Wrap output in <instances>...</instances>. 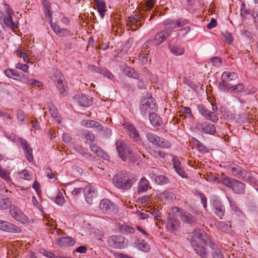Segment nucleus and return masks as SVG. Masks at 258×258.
Listing matches in <instances>:
<instances>
[{"label":"nucleus","mask_w":258,"mask_h":258,"mask_svg":"<svg viewBox=\"0 0 258 258\" xmlns=\"http://www.w3.org/2000/svg\"><path fill=\"white\" fill-rule=\"evenodd\" d=\"M228 169L233 175L237 176L238 178L251 179V181L253 179V178L251 177L250 172L246 171L237 165L231 166L228 168Z\"/></svg>","instance_id":"9d476101"},{"label":"nucleus","mask_w":258,"mask_h":258,"mask_svg":"<svg viewBox=\"0 0 258 258\" xmlns=\"http://www.w3.org/2000/svg\"><path fill=\"white\" fill-rule=\"evenodd\" d=\"M0 229L8 232L20 233L21 229L18 226L6 221L0 220Z\"/></svg>","instance_id":"dca6fc26"},{"label":"nucleus","mask_w":258,"mask_h":258,"mask_svg":"<svg viewBox=\"0 0 258 258\" xmlns=\"http://www.w3.org/2000/svg\"><path fill=\"white\" fill-rule=\"evenodd\" d=\"M171 162L175 169L181 167L180 162L179 161L178 159L176 156H174L172 158Z\"/></svg>","instance_id":"e2e57ef3"},{"label":"nucleus","mask_w":258,"mask_h":258,"mask_svg":"<svg viewBox=\"0 0 258 258\" xmlns=\"http://www.w3.org/2000/svg\"><path fill=\"white\" fill-rule=\"evenodd\" d=\"M101 74H102L104 77H107L108 79L113 80L114 79L113 75L108 70L105 68H102L101 70Z\"/></svg>","instance_id":"864d4df0"},{"label":"nucleus","mask_w":258,"mask_h":258,"mask_svg":"<svg viewBox=\"0 0 258 258\" xmlns=\"http://www.w3.org/2000/svg\"><path fill=\"white\" fill-rule=\"evenodd\" d=\"M196 144L199 151L206 152L207 149L205 146L199 141L196 140Z\"/></svg>","instance_id":"0e129e2a"},{"label":"nucleus","mask_w":258,"mask_h":258,"mask_svg":"<svg viewBox=\"0 0 258 258\" xmlns=\"http://www.w3.org/2000/svg\"><path fill=\"white\" fill-rule=\"evenodd\" d=\"M176 21V26L177 27L181 28L184 27L186 24H188L189 21L187 19H184V18H179Z\"/></svg>","instance_id":"6e6d98bb"},{"label":"nucleus","mask_w":258,"mask_h":258,"mask_svg":"<svg viewBox=\"0 0 258 258\" xmlns=\"http://www.w3.org/2000/svg\"><path fill=\"white\" fill-rule=\"evenodd\" d=\"M84 195L87 203L91 205L93 203V200L96 198L97 193L94 187L86 186L84 188Z\"/></svg>","instance_id":"f3484780"},{"label":"nucleus","mask_w":258,"mask_h":258,"mask_svg":"<svg viewBox=\"0 0 258 258\" xmlns=\"http://www.w3.org/2000/svg\"><path fill=\"white\" fill-rule=\"evenodd\" d=\"M235 180V179L234 178H232L225 175H223L221 178V182L226 187L231 188Z\"/></svg>","instance_id":"ea45409f"},{"label":"nucleus","mask_w":258,"mask_h":258,"mask_svg":"<svg viewBox=\"0 0 258 258\" xmlns=\"http://www.w3.org/2000/svg\"><path fill=\"white\" fill-rule=\"evenodd\" d=\"M81 124L87 128H94L101 131L103 129V126L97 121L92 120H83L81 121Z\"/></svg>","instance_id":"c756f323"},{"label":"nucleus","mask_w":258,"mask_h":258,"mask_svg":"<svg viewBox=\"0 0 258 258\" xmlns=\"http://www.w3.org/2000/svg\"><path fill=\"white\" fill-rule=\"evenodd\" d=\"M23 81L24 82H26L29 85H34L37 87H40L42 86L41 82L34 79H28L27 76L23 75Z\"/></svg>","instance_id":"a18cd8bd"},{"label":"nucleus","mask_w":258,"mask_h":258,"mask_svg":"<svg viewBox=\"0 0 258 258\" xmlns=\"http://www.w3.org/2000/svg\"><path fill=\"white\" fill-rule=\"evenodd\" d=\"M149 120L151 124L158 129L162 124V120L161 117L157 113L154 112L150 113Z\"/></svg>","instance_id":"c85d7f7f"},{"label":"nucleus","mask_w":258,"mask_h":258,"mask_svg":"<svg viewBox=\"0 0 258 258\" xmlns=\"http://www.w3.org/2000/svg\"><path fill=\"white\" fill-rule=\"evenodd\" d=\"M207 246H209L212 249V256L213 258H224V254L221 249L213 241L210 242Z\"/></svg>","instance_id":"cd10ccee"},{"label":"nucleus","mask_w":258,"mask_h":258,"mask_svg":"<svg viewBox=\"0 0 258 258\" xmlns=\"http://www.w3.org/2000/svg\"><path fill=\"white\" fill-rule=\"evenodd\" d=\"M70 147L76 152L82 155L84 157L89 160H92L93 157L88 153L81 146L75 143H71Z\"/></svg>","instance_id":"5701e85b"},{"label":"nucleus","mask_w":258,"mask_h":258,"mask_svg":"<svg viewBox=\"0 0 258 258\" xmlns=\"http://www.w3.org/2000/svg\"><path fill=\"white\" fill-rule=\"evenodd\" d=\"M54 202L59 206H62L64 203L65 200L61 192H57Z\"/></svg>","instance_id":"3c124183"},{"label":"nucleus","mask_w":258,"mask_h":258,"mask_svg":"<svg viewBox=\"0 0 258 258\" xmlns=\"http://www.w3.org/2000/svg\"><path fill=\"white\" fill-rule=\"evenodd\" d=\"M256 91V89L252 86L250 88H246L244 91V94L245 95H250V94H253L254 93H255Z\"/></svg>","instance_id":"338daca9"},{"label":"nucleus","mask_w":258,"mask_h":258,"mask_svg":"<svg viewBox=\"0 0 258 258\" xmlns=\"http://www.w3.org/2000/svg\"><path fill=\"white\" fill-rule=\"evenodd\" d=\"M125 74L129 77L136 79H139L140 75L133 69L131 67H127L124 70Z\"/></svg>","instance_id":"37998d69"},{"label":"nucleus","mask_w":258,"mask_h":258,"mask_svg":"<svg viewBox=\"0 0 258 258\" xmlns=\"http://www.w3.org/2000/svg\"><path fill=\"white\" fill-rule=\"evenodd\" d=\"M130 20L129 24L130 26L140 27L142 26V23L141 17L139 15H135L128 18Z\"/></svg>","instance_id":"c9c22d12"},{"label":"nucleus","mask_w":258,"mask_h":258,"mask_svg":"<svg viewBox=\"0 0 258 258\" xmlns=\"http://www.w3.org/2000/svg\"><path fill=\"white\" fill-rule=\"evenodd\" d=\"M91 150L95 153L98 156L101 157L105 160H108L109 156L105 153L99 147L95 144L90 145Z\"/></svg>","instance_id":"7c9ffc66"},{"label":"nucleus","mask_w":258,"mask_h":258,"mask_svg":"<svg viewBox=\"0 0 258 258\" xmlns=\"http://www.w3.org/2000/svg\"><path fill=\"white\" fill-rule=\"evenodd\" d=\"M152 155L156 158H163L165 157L166 153L160 150H155L152 152Z\"/></svg>","instance_id":"bf43d9fd"},{"label":"nucleus","mask_w":258,"mask_h":258,"mask_svg":"<svg viewBox=\"0 0 258 258\" xmlns=\"http://www.w3.org/2000/svg\"><path fill=\"white\" fill-rule=\"evenodd\" d=\"M149 186V182L145 177H142L139 182L137 191L139 194L146 192Z\"/></svg>","instance_id":"473e14b6"},{"label":"nucleus","mask_w":258,"mask_h":258,"mask_svg":"<svg viewBox=\"0 0 258 258\" xmlns=\"http://www.w3.org/2000/svg\"><path fill=\"white\" fill-rule=\"evenodd\" d=\"M211 61L212 64L216 67H219L221 66L222 60L220 57L214 56L211 58Z\"/></svg>","instance_id":"052dcab7"},{"label":"nucleus","mask_w":258,"mask_h":258,"mask_svg":"<svg viewBox=\"0 0 258 258\" xmlns=\"http://www.w3.org/2000/svg\"><path fill=\"white\" fill-rule=\"evenodd\" d=\"M146 211L149 212L151 214H152L153 216L155 218L157 219L161 217V213L159 211V210L154 207L151 208L150 210L148 211L146 210Z\"/></svg>","instance_id":"5fc2aeb1"},{"label":"nucleus","mask_w":258,"mask_h":258,"mask_svg":"<svg viewBox=\"0 0 258 258\" xmlns=\"http://www.w3.org/2000/svg\"><path fill=\"white\" fill-rule=\"evenodd\" d=\"M176 20H168L165 21L164 22V25L165 26V30H170V34L172 33V30L176 29L177 28L176 26Z\"/></svg>","instance_id":"a19ab883"},{"label":"nucleus","mask_w":258,"mask_h":258,"mask_svg":"<svg viewBox=\"0 0 258 258\" xmlns=\"http://www.w3.org/2000/svg\"><path fill=\"white\" fill-rule=\"evenodd\" d=\"M10 212L15 220L22 223H26L28 220L27 217L17 207L11 206Z\"/></svg>","instance_id":"f8f14e48"},{"label":"nucleus","mask_w":258,"mask_h":258,"mask_svg":"<svg viewBox=\"0 0 258 258\" xmlns=\"http://www.w3.org/2000/svg\"><path fill=\"white\" fill-rule=\"evenodd\" d=\"M19 142L24 150L27 159L29 162H32L33 160L32 149L27 141L23 138H19Z\"/></svg>","instance_id":"a211bd4d"},{"label":"nucleus","mask_w":258,"mask_h":258,"mask_svg":"<svg viewBox=\"0 0 258 258\" xmlns=\"http://www.w3.org/2000/svg\"><path fill=\"white\" fill-rule=\"evenodd\" d=\"M190 244L196 253L201 258H208L210 252L205 244L199 242L196 239H191Z\"/></svg>","instance_id":"6e6552de"},{"label":"nucleus","mask_w":258,"mask_h":258,"mask_svg":"<svg viewBox=\"0 0 258 258\" xmlns=\"http://www.w3.org/2000/svg\"><path fill=\"white\" fill-rule=\"evenodd\" d=\"M136 214L141 220H145L149 217V215L148 214L142 213L139 210H137L136 212Z\"/></svg>","instance_id":"69168bd1"},{"label":"nucleus","mask_w":258,"mask_h":258,"mask_svg":"<svg viewBox=\"0 0 258 258\" xmlns=\"http://www.w3.org/2000/svg\"><path fill=\"white\" fill-rule=\"evenodd\" d=\"M237 77V74L233 72H224L221 76V79L224 80L225 81L229 82L230 81L235 79Z\"/></svg>","instance_id":"79ce46f5"},{"label":"nucleus","mask_w":258,"mask_h":258,"mask_svg":"<svg viewBox=\"0 0 258 258\" xmlns=\"http://www.w3.org/2000/svg\"><path fill=\"white\" fill-rule=\"evenodd\" d=\"M170 35V30H162L155 35L153 39L147 41L146 46H148L149 45L158 46L162 44Z\"/></svg>","instance_id":"1a4fd4ad"},{"label":"nucleus","mask_w":258,"mask_h":258,"mask_svg":"<svg viewBox=\"0 0 258 258\" xmlns=\"http://www.w3.org/2000/svg\"><path fill=\"white\" fill-rule=\"evenodd\" d=\"M123 125L127 129V133L130 139H132L134 142L138 144H140L141 143V138L138 131L134 126V125L130 123H126L124 124Z\"/></svg>","instance_id":"4468645a"},{"label":"nucleus","mask_w":258,"mask_h":258,"mask_svg":"<svg viewBox=\"0 0 258 258\" xmlns=\"http://www.w3.org/2000/svg\"><path fill=\"white\" fill-rule=\"evenodd\" d=\"M3 6L6 13V15L2 10H0V23L3 28L4 29H6L8 28H10L12 30L17 29V26L12 20L13 11L6 3H3Z\"/></svg>","instance_id":"f257e3e1"},{"label":"nucleus","mask_w":258,"mask_h":258,"mask_svg":"<svg viewBox=\"0 0 258 258\" xmlns=\"http://www.w3.org/2000/svg\"><path fill=\"white\" fill-rule=\"evenodd\" d=\"M222 34L223 36V41L225 42L231 44L233 42V39L231 33H229L227 31H225L224 32H223L222 33Z\"/></svg>","instance_id":"49530a36"},{"label":"nucleus","mask_w":258,"mask_h":258,"mask_svg":"<svg viewBox=\"0 0 258 258\" xmlns=\"http://www.w3.org/2000/svg\"><path fill=\"white\" fill-rule=\"evenodd\" d=\"M154 181L158 184H165L168 183V178L164 175L157 176L154 178Z\"/></svg>","instance_id":"de8ad7c7"},{"label":"nucleus","mask_w":258,"mask_h":258,"mask_svg":"<svg viewBox=\"0 0 258 258\" xmlns=\"http://www.w3.org/2000/svg\"><path fill=\"white\" fill-rule=\"evenodd\" d=\"M101 74H102L104 77H107L108 79L113 80L114 79L113 75L108 70L105 68H102L101 70Z\"/></svg>","instance_id":"603ef678"},{"label":"nucleus","mask_w":258,"mask_h":258,"mask_svg":"<svg viewBox=\"0 0 258 258\" xmlns=\"http://www.w3.org/2000/svg\"><path fill=\"white\" fill-rule=\"evenodd\" d=\"M179 216L183 223L188 224L195 225L198 222L197 218L187 211H181Z\"/></svg>","instance_id":"6ab92c4d"},{"label":"nucleus","mask_w":258,"mask_h":258,"mask_svg":"<svg viewBox=\"0 0 258 258\" xmlns=\"http://www.w3.org/2000/svg\"><path fill=\"white\" fill-rule=\"evenodd\" d=\"M146 137L148 142L153 145L165 149H168L171 146L169 141L152 133H147Z\"/></svg>","instance_id":"423d86ee"},{"label":"nucleus","mask_w":258,"mask_h":258,"mask_svg":"<svg viewBox=\"0 0 258 258\" xmlns=\"http://www.w3.org/2000/svg\"><path fill=\"white\" fill-rule=\"evenodd\" d=\"M102 68H99L94 65H90L88 66V70L94 73H100Z\"/></svg>","instance_id":"774afa93"},{"label":"nucleus","mask_w":258,"mask_h":258,"mask_svg":"<svg viewBox=\"0 0 258 258\" xmlns=\"http://www.w3.org/2000/svg\"><path fill=\"white\" fill-rule=\"evenodd\" d=\"M56 243L60 246H71L76 243V240L72 237H63L57 239Z\"/></svg>","instance_id":"393cba45"},{"label":"nucleus","mask_w":258,"mask_h":258,"mask_svg":"<svg viewBox=\"0 0 258 258\" xmlns=\"http://www.w3.org/2000/svg\"><path fill=\"white\" fill-rule=\"evenodd\" d=\"M48 107L49 111L51 116L55 119V121H57L58 124L60 123L61 119L58 115L56 107L53 104H50Z\"/></svg>","instance_id":"4c0bfd02"},{"label":"nucleus","mask_w":258,"mask_h":258,"mask_svg":"<svg viewBox=\"0 0 258 258\" xmlns=\"http://www.w3.org/2000/svg\"><path fill=\"white\" fill-rule=\"evenodd\" d=\"M169 48L172 53L175 55H182L184 52V49L180 46H172L169 45Z\"/></svg>","instance_id":"58836bf2"},{"label":"nucleus","mask_w":258,"mask_h":258,"mask_svg":"<svg viewBox=\"0 0 258 258\" xmlns=\"http://www.w3.org/2000/svg\"><path fill=\"white\" fill-rule=\"evenodd\" d=\"M193 233L195 236L198 239H200L201 242H202V243L206 245V246L212 241L207 235L203 230L200 229H195Z\"/></svg>","instance_id":"412c9836"},{"label":"nucleus","mask_w":258,"mask_h":258,"mask_svg":"<svg viewBox=\"0 0 258 258\" xmlns=\"http://www.w3.org/2000/svg\"><path fill=\"white\" fill-rule=\"evenodd\" d=\"M115 144L118 154L123 161H125L128 158L132 162L136 161V159L132 149L123 141H117Z\"/></svg>","instance_id":"7ed1b4c3"},{"label":"nucleus","mask_w":258,"mask_h":258,"mask_svg":"<svg viewBox=\"0 0 258 258\" xmlns=\"http://www.w3.org/2000/svg\"><path fill=\"white\" fill-rule=\"evenodd\" d=\"M229 85L228 82L225 81L224 80H222V81L218 83L219 89L223 91H226L227 92Z\"/></svg>","instance_id":"4d7b16f0"},{"label":"nucleus","mask_w":258,"mask_h":258,"mask_svg":"<svg viewBox=\"0 0 258 258\" xmlns=\"http://www.w3.org/2000/svg\"><path fill=\"white\" fill-rule=\"evenodd\" d=\"M11 205V202L9 198H3L0 196V210L8 209Z\"/></svg>","instance_id":"c03bdc74"},{"label":"nucleus","mask_w":258,"mask_h":258,"mask_svg":"<svg viewBox=\"0 0 258 258\" xmlns=\"http://www.w3.org/2000/svg\"><path fill=\"white\" fill-rule=\"evenodd\" d=\"M198 109L200 114L206 119L210 120L214 122H217L218 121V117L215 112L208 110L203 105H198Z\"/></svg>","instance_id":"ddd939ff"},{"label":"nucleus","mask_w":258,"mask_h":258,"mask_svg":"<svg viewBox=\"0 0 258 258\" xmlns=\"http://www.w3.org/2000/svg\"><path fill=\"white\" fill-rule=\"evenodd\" d=\"M77 101L80 106L83 107H87L92 104L91 99L89 96L83 94L78 98Z\"/></svg>","instance_id":"f704fd0d"},{"label":"nucleus","mask_w":258,"mask_h":258,"mask_svg":"<svg viewBox=\"0 0 258 258\" xmlns=\"http://www.w3.org/2000/svg\"><path fill=\"white\" fill-rule=\"evenodd\" d=\"M213 212L218 217H222L224 215L225 207L218 200H215L213 203Z\"/></svg>","instance_id":"b1692460"},{"label":"nucleus","mask_w":258,"mask_h":258,"mask_svg":"<svg viewBox=\"0 0 258 258\" xmlns=\"http://www.w3.org/2000/svg\"><path fill=\"white\" fill-rule=\"evenodd\" d=\"M45 13V18L50 23L52 20L53 12L51 10L50 3L48 0H42Z\"/></svg>","instance_id":"4be33fe9"},{"label":"nucleus","mask_w":258,"mask_h":258,"mask_svg":"<svg viewBox=\"0 0 258 258\" xmlns=\"http://www.w3.org/2000/svg\"><path fill=\"white\" fill-rule=\"evenodd\" d=\"M4 73L8 78L14 80H18L21 76L23 77V75H24L23 74L21 75L18 71L11 69H7L5 70Z\"/></svg>","instance_id":"72a5a7b5"},{"label":"nucleus","mask_w":258,"mask_h":258,"mask_svg":"<svg viewBox=\"0 0 258 258\" xmlns=\"http://www.w3.org/2000/svg\"><path fill=\"white\" fill-rule=\"evenodd\" d=\"M20 177L26 180H31L32 176L30 175L27 170H24L22 172L19 173Z\"/></svg>","instance_id":"13d9d810"},{"label":"nucleus","mask_w":258,"mask_h":258,"mask_svg":"<svg viewBox=\"0 0 258 258\" xmlns=\"http://www.w3.org/2000/svg\"><path fill=\"white\" fill-rule=\"evenodd\" d=\"M50 26L55 34L59 37H67L71 35V32L67 28H61L55 22H50Z\"/></svg>","instance_id":"aec40b11"},{"label":"nucleus","mask_w":258,"mask_h":258,"mask_svg":"<svg viewBox=\"0 0 258 258\" xmlns=\"http://www.w3.org/2000/svg\"><path fill=\"white\" fill-rule=\"evenodd\" d=\"M245 185L237 179L234 181V183L232 186L233 191L236 194L243 195L245 193Z\"/></svg>","instance_id":"a878e982"},{"label":"nucleus","mask_w":258,"mask_h":258,"mask_svg":"<svg viewBox=\"0 0 258 258\" xmlns=\"http://www.w3.org/2000/svg\"><path fill=\"white\" fill-rule=\"evenodd\" d=\"M180 223V221L175 218L174 216L169 214L167 218L166 224V228L168 231L170 233L175 232L178 229Z\"/></svg>","instance_id":"2eb2a0df"},{"label":"nucleus","mask_w":258,"mask_h":258,"mask_svg":"<svg viewBox=\"0 0 258 258\" xmlns=\"http://www.w3.org/2000/svg\"><path fill=\"white\" fill-rule=\"evenodd\" d=\"M51 79L59 91V93L66 95L67 85L62 73L58 70H54L52 72Z\"/></svg>","instance_id":"39448f33"},{"label":"nucleus","mask_w":258,"mask_h":258,"mask_svg":"<svg viewBox=\"0 0 258 258\" xmlns=\"http://www.w3.org/2000/svg\"><path fill=\"white\" fill-rule=\"evenodd\" d=\"M199 126L205 134L214 135L216 132L215 125L209 122H204L199 124Z\"/></svg>","instance_id":"bb28decb"},{"label":"nucleus","mask_w":258,"mask_h":258,"mask_svg":"<svg viewBox=\"0 0 258 258\" xmlns=\"http://www.w3.org/2000/svg\"><path fill=\"white\" fill-rule=\"evenodd\" d=\"M0 176L5 180H6L8 183L12 182L11 178L10 176V173L4 170L1 168L0 167Z\"/></svg>","instance_id":"8fccbe9b"},{"label":"nucleus","mask_w":258,"mask_h":258,"mask_svg":"<svg viewBox=\"0 0 258 258\" xmlns=\"http://www.w3.org/2000/svg\"><path fill=\"white\" fill-rule=\"evenodd\" d=\"M135 177L126 178L125 174L122 172L117 173L113 177L112 181L114 185L119 189L126 190L130 189L136 182Z\"/></svg>","instance_id":"f03ea898"},{"label":"nucleus","mask_w":258,"mask_h":258,"mask_svg":"<svg viewBox=\"0 0 258 258\" xmlns=\"http://www.w3.org/2000/svg\"><path fill=\"white\" fill-rule=\"evenodd\" d=\"M156 108L155 100L151 95L147 94L141 100L140 110L143 115H145L148 113L150 114L151 111L155 110Z\"/></svg>","instance_id":"20e7f679"},{"label":"nucleus","mask_w":258,"mask_h":258,"mask_svg":"<svg viewBox=\"0 0 258 258\" xmlns=\"http://www.w3.org/2000/svg\"><path fill=\"white\" fill-rule=\"evenodd\" d=\"M135 244L139 250L144 252H148L150 249L149 244L144 239H138Z\"/></svg>","instance_id":"2f4dec72"},{"label":"nucleus","mask_w":258,"mask_h":258,"mask_svg":"<svg viewBox=\"0 0 258 258\" xmlns=\"http://www.w3.org/2000/svg\"><path fill=\"white\" fill-rule=\"evenodd\" d=\"M228 200L230 206L231 208L234 211L238 216H240L242 214V211L237 206L235 202L231 200L230 198H228Z\"/></svg>","instance_id":"09e8293b"},{"label":"nucleus","mask_w":258,"mask_h":258,"mask_svg":"<svg viewBox=\"0 0 258 258\" xmlns=\"http://www.w3.org/2000/svg\"><path fill=\"white\" fill-rule=\"evenodd\" d=\"M109 244L115 248H123L127 245V240L121 235L111 236L108 240Z\"/></svg>","instance_id":"9b49d317"},{"label":"nucleus","mask_w":258,"mask_h":258,"mask_svg":"<svg viewBox=\"0 0 258 258\" xmlns=\"http://www.w3.org/2000/svg\"><path fill=\"white\" fill-rule=\"evenodd\" d=\"M15 67L18 69L22 70L25 73L29 72V66L26 64L18 63L16 64Z\"/></svg>","instance_id":"680f3d73"},{"label":"nucleus","mask_w":258,"mask_h":258,"mask_svg":"<svg viewBox=\"0 0 258 258\" xmlns=\"http://www.w3.org/2000/svg\"><path fill=\"white\" fill-rule=\"evenodd\" d=\"M99 208L102 213L106 214L112 215L117 212V206L108 199L101 200Z\"/></svg>","instance_id":"0eeeda50"},{"label":"nucleus","mask_w":258,"mask_h":258,"mask_svg":"<svg viewBox=\"0 0 258 258\" xmlns=\"http://www.w3.org/2000/svg\"><path fill=\"white\" fill-rule=\"evenodd\" d=\"M93 1L96 4L98 11L99 13L100 16L103 18L104 16V13L106 12L105 2L102 0Z\"/></svg>","instance_id":"e433bc0d"}]
</instances>
